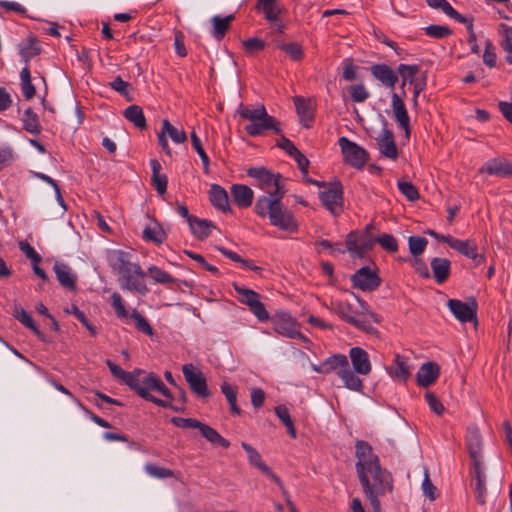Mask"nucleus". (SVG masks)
I'll list each match as a JSON object with an SVG mask.
<instances>
[{"label": "nucleus", "instance_id": "nucleus-1", "mask_svg": "<svg viewBox=\"0 0 512 512\" xmlns=\"http://www.w3.org/2000/svg\"><path fill=\"white\" fill-rule=\"evenodd\" d=\"M286 192H277L276 196H260L255 203L254 211L260 217H268L270 224L279 230L296 232L298 223L293 213L282 203Z\"/></svg>", "mask_w": 512, "mask_h": 512}, {"label": "nucleus", "instance_id": "nucleus-2", "mask_svg": "<svg viewBox=\"0 0 512 512\" xmlns=\"http://www.w3.org/2000/svg\"><path fill=\"white\" fill-rule=\"evenodd\" d=\"M357 477L364 494L370 501L373 512H381L380 497L393 490L391 473L379 464L357 473Z\"/></svg>", "mask_w": 512, "mask_h": 512}, {"label": "nucleus", "instance_id": "nucleus-3", "mask_svg": "<svg viewBox=\"0 0 512 512\" xmlns=\"http://www.w3.org/2000/svg\"><path fill=\"white\" fill-rule=\"evenodd\" d=\"M237 113L242 119L249 121V123L244 127L245 132L249 136H260L268 130L274 131L277 135L282 134V129L280 128L279 123L274 117L267 113L263 104H241Z\"/></svg>", "mask_w": 512, "mask_h": 512}, {"label": "nucleus", "instance_id": "nucleus-4", "mask_svg": "<svg viewBox=\"0 0 512 512\" xmlns=\"http://www.w3.org/2000/svg\"><path fill=\"white\" fill-rule=\"evenodd\" d=\"M375 229L372 223L366 225L361 234L356 231L350 232L346 236V250L353 258H362L368 253L377 243V237L374 236L373 230Z\"/></svg>", "mask_w": 512, "mask_h": 512}, {"label": "nucleus", "instance_id": "nucleus-5", "mask_svg": "<svg viewBox=\"0 0 512 512\" xmlns=\"http://www.w3.org/2000/svg\"><path fill=\"white\" fill-rule=\"evenodd\" d=\"M247 175L255 179L258 186L265 191L263 196H276L277 192H286L281 183L282 176L266 167H251L247 170Z\"/></svg>", "mask_w": 512, "mask_h": 512}, {"label": "nucleus", "instance_id": "nucleus-6", "mask_svg": "<svg viewBox=\"0 0 512 512\" xmlns=\"http://www.w3.org/2000/svg\"><path fill=\"white\" fill-rule=\"evenodd\" d=\"M234 290L239 295L238 300L240 303L249 307L253 315L260 321L266 322L269 320V313L261 302V296L256 291L246 288L236 282L232 284Z\"/></svg>", "mask_w": 512, "mask_h": 512}, {"label": "nucleus", "instance_id": "nucleus-7", "mask_svg": "<svg viewBox=\"0 0 512 512\" xmlns=\"http://www.w3.org/2000/svg\"><path fill=\"white\" fill-rule=\"evenodd\" d=\"M343 160L354 169H362L369 159V153L357 143L347 137H340L338 140Z\"/></svg>", "mask_w": 512, "mask_h": 512}, {"label": "nucleus", "instance_id": "nucleus-8", "mask_svg": "<svg viewBox=\"0 0 512 512\" xmlns=\"http://www.w3.org/2000/svg\"><path fill=\"white\" fill-rule=\"evenodd\" d=\"M325 190L319 192L323 206L335 217L343 212V186L340 181L326 183Z\"/></svg>", "mask_w": 512, "mask_h": 512}, {"label": "nucleus", "instance_id": "nucleus-9", "mask_svg": "<svg viewBox=\"0 0 512 512\" xmlns=\"http://www.w3.org/2000/svg\"><path fill=\"white\" fill-rule=\"evenodd\" d=\"M144 372L142 370H135L134 374V384L132 386H129L133 391H135L141 398L150 401L159 407H166L170 406L169 401H165L162 399H159L152 394H150V390H154V384L153 382L159 379V376L155 373H149L142 379L139 378L141 374Z\"/></svg>", "mask_w": 512, "mask_h": 512}, {"label": "nucleus", "instance_id": "nucleus-10", "mask_svg": "<svg viewBox=\"0 0 512 512\" xmlns=\"http://www.w3.org/2000/svg\"><path fill=\"white\" fill-rule=\"evenodd\" d=\"M182 373L191 391L198 398L206 399L211 396L206 378L199 368L192 363H187L182 366Z\"/></svg>", "mask_w": 512, "mask_h": 512}, {"label": "nucleus", "instance_id": "nucleus-11", "mask_svg": "<svg viewBox=\"0 0 512 512\" xmlns=\"http://www.w3.org/2000/svg\"><path fill=\"white\" fill-rule=\"evenodd\" d=\"M276 333L288 338L305 337L300 333L297 321L287 312L279 311L269 316Z\"/></svg>", "mask_w": 512, "mask_h": 512}, {"label": "nucleus", "instance_id": "nucleus-12", "mask_svg": "<svg viewBox=\"0 0 512 512\" xmlns=\"http://www.w3.org/2000/svg\"><path fill=\"white\" fill-rule=\"evenodd\" d=\"M353 288L364 292H372L378 289L382 280L378 275L377 269L372 270L369 266L361 267L351 276Z\"/></svg>", "mask_w": 512, "mask_h": 512}, {"label": "nucleus", "instance_id": "nucleus-13", "mask_svg": "<svg viewBox=\"0 0 512 512\" xmlns=\"http://www.w3.org/2000/svg\"><path fill=\"white\" fill-rule=\"evenodd\" d=\"M145 277L146 273L137 264L130 268L129 272H124L119 276L120 286L123 290L136 291L141 295H145L148 292Z\"/></svg>", "mask_w": 512, "mask_h": 512}, {"label": "nucleus", "instance_id": "nucleus-14", "mask_svg": "<svg viewBox=\"0 0 512 512\" xmlns=\"http://www.w3.org/2000/svg\"><path fill=\"white\" fill-rule=\"evenodd\" d=\"M447 305L458 321L466 323L477 320L478 303L474 297L468 298L466 302L450 299Z\"/></svg>", "mask_w": 512, "mask_h": 512}, {"label": "nucleus", "instance_id": "nucleus-15", "mask_svg": "<svg viewBox=\"0 0 512 512\" xmlns=\"http://www.w3.org/2000/svg\"><path fill=\"white\" fill-rule=\"evenodd\" d=\"M355 456L357 458V462L355 464L356 474L380 464L379 457L373 453L372 446L363 440H358L356 442Z\"/></svg>", "mask_w": 512, "mask_h": 512}, {"label": "nucleus", "instance_id": "nucleus-16", "mask_svg": "<svg viewBox=\"0 0 512 512\" xmlns=\"http://www.w3.org/2000/svg\"><path fill=\"white\" fill-rule=\"evenodd\" d=\"M241 446L247 453L249 463L266 474L278 485L280 489H283V483L281 479L276 474H274L272 470L262 461L260 453L253 446L246 442H242Z\"/></svg>", "mask_w": 512, "mask_h": 512}, {"label": "nucleus", "instance_id": "nucleus-17", "mask_svg": "<svg viewBox=\"0 0 512 512\" xmlns=\"http://www.w3.org/2000/svg\"><path fill=\"white\" fill-rule=\"evenodd\" d=\"M473 476L471 486L478 504L484 505L487 497L486 477L482 468V462L473 464Z\"/></svg>", "mask_w": 512, "mask_h": 512}, {"label": "nucleus", "instance_id": "nucleus-18", "mask_svg": "<svg viewBox=\"0 0 512 512\" xmlns=\"http://www.w3.org/2000/svg\"><path fill=\"white\" fill-rule=\"evenodd\" d=\"M480 173L503 178L512 177V162L502 158H493L480 168Z\"/></svg>", "mask_w": 512, "mask_h": 512}, {"label": "nucleus", "instance_id": "nucleus-19", "mask_svg": "<svg viewBox=\"0 0 512 512\" xmlns=\"http://www.w3.org/2000/svg\"><path fill=\"white\" fill-rule=\"evenodd\" d=\"M349 357L353 370L357 374L368 375L371 372L372 366L366 350L361 347H352L349 350Z\"/></svg>", "mask_w": 512, "mask_h": 512}, {"label": "nucleus", "instance_id": "nucleus-20", "mask_svg": "<svg viewBox=\"0 0 512 512\" xmlns=\"http://www.w3.org/2000/svg\"><path fill=\"white\" fill-rule=\"evenodd\" d=\"M391 100L395 119L399 123V126L405 131V135L408 138L410 136L411 128L410 118L405 104L401 97L395 92L392 93Z\"/></svg>", "mask_w": 512, "mask_h": 512}, {"label": "nucleus", "instance_id": "nucleus-21", "mask_svg": "<svg viewBox=\"0 0 512 512\" xmlns=\"http://www.w3.org/2000/svg\"><path fill=\"white\" fill-rule=\"evenodd\" d=\"M440 368L435 362H426L418 370L416 374L417 384L420 387L427 388L436 382L439 377Z\"/></svg>", "mask_w": 512, "mask_h": 512}, {"label": "nucleus", "instance_id": "nucleus-22", "mask_svg": "<svg viewBox=\"0 0 512 512\" xmlns=\"http://www.w3.org/2000/svg\"><path fill=\"white\" fill-rule=\"evenodd\" d=\"M130 254L122 250H114L108 256V262L113 271H116L119 276L124 272H129V269L137 265L130 261Z\"/></svg>", "mask_w": 512, "mask_h": 512}, {"label": "nucleus", "instance_id": "nucleus-23", "mask_svg": "<svg viewBox=\"0 0 512 512\" xmlns=\"http://www.w3.org/2000/svg\"><path fill=\"white\" fill-rule=\"evenodd\" d=\"M130 254L122 250H114L108 256V262L113 271H116L119 276L124 272H129V269L137 265L130 261Z\"/></svg>", "mask_w": 512, "mask_h": 512}, {"label": "nucleus", "instance_id": "nucleus-24", "mask_svg": "<svg viewBox=\"0 0 512 512\" xmlns=\"http://www.w3.org/2000/svg\"><path fill=\"white\" fill-rule=\"evenodd\" d=\"M377 144L380 153L383 156L391 160H396L398 158V148L392 131L389 129H383L381 136L377 139Z\"/></svg>", "mask_w": 512, "mask_h": 512}, {"label": "nucleus", "instance_id": "nucleus-25", "mask_svg": "<svg viewBox=\"0 0 512 512\" xmlns=\"http://www.w3.org/2000/svg\"><path fill=\"white\" fill-rule=\"evenodd\" d=\"M466 445L470 458L472 459V464L481 462L482 437L478 428L473 427L468 429Z\"/></svg>", "mask_w": 512, "mask_h": 512}, {"label": "nucleus", "instance_id": "nucleus-26", "mask_svg": "<svg viewBox=\"0 0 512 512\" xmlns=\"http://www.w3.org/2000/svg\"><path fill=\"white\" fill-rule=\"evenodd\" d=\"M372 75L383 85L394 88L398 82V74L387 64H375L371 67Z\"/></svg>", "mask_w": 512, "mask_h": 512}, {"label": "nucleus", "instance_id": "nucleus-27", "mask_svg": "<svg viewBox=\"0 0 512 512\" xmlns=\"http://www.w3.org/2000/svg\"><path fill=\"white\" fill-rule=\"evenodd\" d=\"M433 277L438 284H443L450 276L451 261L447 258L434 257L430 262Z\"/></svg>", "mask_w": 512, "mask_h": 512}, {"label": "nucleus", "instance_id": "nucleus-28", "mask_svg": "<svg viewBox=\"0 0 512 512\" xmlns=\"http://www.w3.org/2000/svg\"><path fill=\"white\" fill-rule=\"evenodd\" d=\"M211 204L222 212H230L229 197L226 190L218 184H212L209 190Z\"/></svg>", "mask_w": 512, "mask_h": 512}, {"label": "nucleus", "instance_id": "nucleus-29", "mask_svg": "<svg viewBox=\"0 0 512 512\" xmlns=\"http://www.w3.org/2000/svg\"><path fill=\"white\" fill-rule=\"evenodd\" d=\"M231 194L234 202L240 208H248L253 202V190L247 185L234 184L231 187Z\"/></svg>", "mask_w": 512, "mask_h": 512}, {"label": "nucleus", "instance_id": "nucleus-30", "mask_svg": "<svg viewBox=\"0 0 512 512\" xmlns=\"http://www.w3.org/2000/svg\"><path fill=\"white\" fill-rule=\"evenodd\" d=\"M388 372L390 376L402 381H406L411 375L408 358L400 354H395L393 364L388 369Z\"/></svg>", "mask_w": 512, "mask_h": 512}, {"label": "nucleus", "instance_id": "nucleus-31", "mask_svg": "<svg viewBox=\"0 0 512 512\" xmlns=\"http://www.w3.org/2000/svg\"><path fill=\"white\" fill-rule=\"evenodd\" d=\"M455 246L456 248L454 250L470 259H473L476 265H479L484 261V256L478 253V247L474 241L459 239Z\"/></svg>", "mask_w": 512, "mask_h": 512}, {"label": "nucleus", "instance_id": "nucleus-32", "mask_svg": "<svg viewBox=\"0 0 512 512\" xmlns=\"http://www.w3.org/2000/svg\"><path fill=\"white\" fill-rule=\"evenodd\" d=\"M192 234L199 240H204L210 234V229L215 228L214 224L207 219H200L196 216L190 218L188 223Z\"/></svg>", "mask_w": 512, "mask_h": 512}, {"label": "nucleus", "instance_id": "nucleus-33", "mask_svg": "<svg viewBox=\"0 0 512 512\" xmlns=\"http://www.w3.org/2000/svg\"><path fill=\"white\" fill-rule=\"evenodd\" d=\"M54 271L61 286L70 290H75L76 277L71 273V270L67 265L56 263L54 265Z\"/></svg>", "mask_w": 512, "mask_h": 512}, {"label": "nucleus", "instance_id": "nucleus-34", "mask_svg": "<svg viewBox=\"0 0 512 512\" xmlns=\"http://www.w3.org/2000/svg\"><path fill=\"white\" fill-rule=\"evenodd\" d=\"M20 55L25 62V65L28 66V62L41 52V48L37 43L36 38L33 35H29L27 37L26 42L21 43L19 45Z\"/></svg>", "mask_w": 512, "mask_h": 512}, {"label": "nucleus", "instance_id": "nucleus-35", "mask_svg": "<svg viewBox=\"0 0 512 512\" xmlns=\"http://www.w3.org/2000/svg\"><path fill=\"white\" fill-rule=\"evenodd\" d=\"M198 430L211 444L221 446L224 449H227L230 446V442L222 437L213 427L201 422Z\"/></svg>", "mask_w": 512, "mask_h": 512}, {"label": "nucleus", "instance_id": "nucleus-36", "mask_svg": "<svg viewBox=\"0 0 512 512\" xmlns=\"http://www.w3.org/2000/svg\"><path fill=\"white\" fill-rule=\"evenodd\" d=\"M150 166L152 169V183L156 191L162 195L167 190V176L160 173L161 164L157 159H151Z\"/></svg>", "mask_w": 512, "mask_h": 512}, {"label": "nucleus", "instance_id": "nucleus-37", "mask_svg": "<svg viewBox=\"0 0 512 512\" xmlns=\"http://www.w3.org/2000/svg\"><path fill=\"white\" fill-rule=\"evenodd\" d=\"M337 375L343 380L345 387L353 391H361L363 388L362 380L356 375L354 370L348 366L345 369L337 372Z\"/></svg>", "mask_w": 512, "mask_h": 512}, {"label": "nucleus", "instance_id": "nucleus-38", "mask_svg": "<svg viewBox=\"0 0 512 512\" xmlns=\"http://www.w3.org/2000/svg\"><path fill=\"white\" fill-rule=\"evenodd\" d=\"M233 19H234L233 14L227 15L226 17H223V18L218 15L212 17V19H211V22L213 23L212 35L214 36V38H216L217 40L223 39V37L225 36L226 32L228 31V29L230 27L231 22L233 21Z\"/></svg>", "mask_w": 512, "mask_h": 512}, {"label": "nucleus", "instance_id": "nucleus-39", "mask_svg": "<svg viewBox=\"0 0 512 512\" xmlns=\"http://www.w3.org/2000/svg\"><path fill=\"white\" fill-rule=\"evenodd\" d=\"M124 117L131 123L134 124L135 127L143 130L147 128L146 119L143 113V110L138 105H131L127 107L124 111Z\"/></svg>", "mask_w": 512, "mask_h": 512}, {"label": "nucleus", "instance_id": "nucleus-40", "mask_svg": "<svg viewBox=\"0 0 512 512\" xmlns=\"http://www.w3.org/2000/svg\"><path fill=\"white\" fill-rule=\"evenodd\" d=\"M221 392L226 397L231 414L241 415L242 411L237 405V388L227 382H223L221 384Z\"/></svg>", "mask_w": 512, "mask_h": 512}, {"label": "nucleus", "instance_id": "nucleus-41", "mask_svg": "<svg viewBox=\"0 0 512 512\" xmlns=\"http://www.w3.org/2000/svg\"><path fill=\"white\" fill-rule=\"evenodd\" d=\"M294 104H295L297 113L301 118V121L304 123V126L306 128H309L311 122L313 121V115L310 111L309 102L301 96H296L294 98Z\"/></svg>", "mask_w": 512, "mask_h": 512}, {"label": "nucleus", "instance_id": "nucleus-42", "mask_svg": "<svg viewBox=\"0 0 512 512\" xmlns=\"http://www.w3.org/2000/svg\"><path fill=\"white\" fill-rule=\"evenodd\" d=\"M23 128L34 135H38L41 132V126L37 114L32 108H27L23 115Z\"/></svg>", "mask_w": 512, "mask_h": 512}, {"label": "nucleus", "instance_id": "nucleus-43", "mask_svg": "<svg viewBox=\"0 0 512 512\" xmlns=\"http://www.w3.org/2000/svg\"><path fill=\"white\" fill-rule=\"evenodd\" d=\"M21 89L25 99L29 100L35 96L36 89L31 82V73L27 65H25L20 72Z\"/></svg>", "mask_w": 512, "mask_h": 512}, {"label": "nucleus", "instance_id": "nucleus-44", "mask_svg": "<svg viewBox=\"0 0 512 512\" xmlns=\"http://www.w3.org/2000/svg\"><path fill=\"white\" fill-rule=\"evenodd\" d=\"M106 365L108 366L112 375L118 380L122 381L128 386H132L134 384V374L133 372H127L123 370L120 366L115 364L112 360H106Z\"/></svg>", "mask_w": 512, "mask_h": 512}, {"label": "nucleus", "instance_id": "nucleus-45", "mask_svg": "<svg viewBox=\"0 0 512 512\" xmlns=\"http://www.w3.org/2000/svg\"><path fill=\"white\" fill-rule=\"evenodd\" d=\"M16 313V318L20 323H22L25 327L31 329L34 332V334L38 337V339L44 342L47 341L45 335L40 331V329L35 324L30 314H28L23 308H20V311L16 309Z\"/></svg>", "mask_w": 512, "mask_h": 512}, {"label": "nucleus", "instance_id": "nucleus-46", "mask_svg": "<svg viewBox=\"0 0 512 512\" xmlns=\"http://www.w3.org/2000/svg\"><path fill=\"white\" fill-rule=\"evenodd\" d=\"M334 312L344 321L349 324L352 323L355 316H358V312L353 310L352 305L347 302L337 301L333 304Z\"/></svg>", "mask_w": 512, "mask_h": 512}, {"label": "nucleus", "instance_id": "nucleus-47", "mask_svg": "<svg viewBox=\"0 0 512 512\" xmlns=\"http://www.w3.org/2000/svg\"><path fill=\"white\" fill-rule=\"evenodd\" d=\"M161 130L165 135L168 134L171 140L177 144L184 143L187 140L186 133L174 127L168 119L163 120Z\"/></svg>", "mask_w": 512, "mask_h": 512}, {"label": "nucleus", "instance_id": "nucleus-48", "mask_svg": "<svg viewBox=\"0 0 512 512\" xmlns=\"http://www.w3.org/2000/svg\"><path fill=\"white\" fill-rule=\"evenodd\" d=\"M276 46L284 51L293 61H299L304 56L303 48L298 43H284L277 41Z\"/></svg>", "mask_w": 512, "mask_h": 512}, {"label": "nucleus", "instance_id": "nucleus-49", "mask_svg": "<svg viewBox=\"0 0 512 512\" xmlns=\"http://www.w3.org/2000/svg\"><path fill=\"white\" fill-rule=\"evenodd\" d=\"M190 137H191L192 146H193V148L195 149V151L197 152V154L199 155V157H200V159L202 161L204 173L205 174H209L210 173V170H209V157L206 154V152H205V150H204V148L202 146L200 138L197 136V134L195 133L194 130L191 132Z\"/></svg>", "mask_w": 512, "mask_h": 512}, {"label": "nucleus", "instance_id": "nucleus-50", "mask_svg": "<svg viewBox=\"0 0 512 512\" xmlns=\"http://www.w3.org/2000/svg\"><path fill=\"white\" fill-rule=\"evenodd\" d=\"M148 273L151 276V278L156 283H159V284L168 285V284H174V283L177 282V279L172 277L169 273H167L166 271H164V270H162L159 267L154 266V265H151L148 268Z\"/></svg>", "mask_w": 512, "mask_h": 512}, {"label": "nucleus", "instance_id": "nucleus-51", "mask_svg": "<svg viewBox=\"0 0 512 512\" xmlns=\"http://www.w3.org/2000/svg\"><path fill=\"white\" fill-rule=\"evenodd\" d=\"M328 372L341 371V369H345L349 366L348 359L343 354H335L324 361Z\"/></svg>", "mask_w": 512, "mask_h": 512}, {"label": "nucleus", "instance_id": "nucleus-52", "mask_svg": "<svg viewBox=\"0 0 512 512\" xmlns=\"http://www.w3.org/2000/svg\"><path fill=\"white\" fill-rule=\"evenodd\" d=\"M427 244V239L421 236H410L408 238L409 251L413 257L421 255L425 251Z\"/></svg>", "mask_w": 512, "mask_h": 512}, {"label": "nucleus", "instance_id": "nucleus-53", "mask_svg": "<svg viewBox=\"0 0 512 512\" xmlns=\"http://www.w3.org/2000/svg\"><path fill=\"white\" fill-rule=\"evenodd\" d=\"M256 9L262 11L265 19L269 22L277 21L281 13V9L276 3L256 5Z\"/></svg>", "mask_w": 512, "mask_h": 512}, {"label": "nucleus", "instance_id": "nucleus-54", "mask_svg": "<svg viewBox=\"0 0 512 512\" xmlns=\"http://www.w3.org/2000/svg\"><path fill=\"white\" fill-rule=\"evenodd\" d=\"M425 33L431 38L443 39L452 35V30L447 26L433 24L425 28Z\"/></svg>", "mask_w": 512, "mask_h": 512}, {"label": "nucleus", "instance_id": "nucleus-55", "mask_svg": "<svg viewBox=\"0 0 512 512\" xmlns=\"http://www.w3.org/2000/svg\"><path fill=\"white\" fill-rule=\"evenodd\" d=\"M399 191L409 200L415 201L418 200L420 194L418 189L410 182L407 181H398L397 183Z\"/></svg>", "mask_w": 512, "mask_h": 512}, {"label": "nucleus", "instance_id": "nucleus-56", "mask_svg": "<svg viewBox=\"0 0 512 512\" xmlns=\"http://www.w3.org/2000/svg\"><path fill=\"white\" fill-rule=\"evenodd\" d=\"M502 41L500 43L502 49L507 53H512V27L504 23L500 24Z\"/></svg>", "mask_w": 512, "mask_h": 512}, {"label": "nucleus", "instance_id": "nucleus-57", "mask_svg": "<svg viewBox=\"0 0 512 512\" xmlns=\"http://www.w3.org/2000/svg\"><path fill=\"white\" fill-rule=\"evenodd\" d=\"M131 317L135 321V327L137 328V330L149 336L153 335L152 327L150 326L148 320L142 314H140L137 310H133Z\"/></svg>", "mask_w": 512, "mask_h": 512}, {"label": "nucleus", "instance_id": "nucleus-58", "mask_svg": "<svg viewBox=\"0 0 512 512\" xmlns=\"http://www.w3.org/2000/svg\"><path fill=\"white\" fill-rule=\"evenodd\" d=\"M418 72H419L418 65L400 64L398 66V73L403 78L401 87L405 86L407 80L410 82L411 79H415V75Z\"/></svg>", "mask_w": 512, "mask_h": 512}, {"label": "nucleus", "instance_id": "nucleus-59", "mask_svg": "<svg viewBox=\"0 0 512 512\" xmlns=\"http://www.w3.org/2000/svg\"><path fill=\"white\" fill-rule=\"evenodd\" d=\"M377 243L389 253H395L398 250V242L392 234H383L377 237Z\"/></svg>", "mask_w": 512, "mask_h": 512}, {"label": "nucleus", "instance_id": "nucleus-60", "mask_svg": "<svg viewBox=\"0 0 512 512\" xmlns=\"http://www.w3.org/2000/svg\"><path fill=\"white\" fill-rule=\"evenodd\" d=\"M145 471L152 477L164 479L170 478L174 475L173 471L164 467L157 466L155 464H147Z\"/></svg>", "mask_w": 512, "mask_h": 512}, {"label": "nucleus", "instance_id": "nucleus-61", "mask_svg": "<svg viewBox=\"0 0 512 512\" xmlns=\"http://www.w3.org/2000/svg\"><path fill=\"white\" fill-rule=\"evenodd\" d=\"M497 56L495 53V47L493 43L487 39L485 41V50L483 53V62L489 67L494 68L496 66Z\"/></svg>", "mask_w": 512, "mask_h": 512}, {"label": "nucleus", "instance_id": "nucleus-62", "mask_svg": "<svg viewBox=\"0 0 512 512\" xmlns=\"http://www.w3.org/2000/svg\"><path fill=\"white\" fill-rule=\"evenodd\" d=\"M171 423L182 429H199L201 421L195 418L172 417Z\"/></svg>", "mask_w": 512, "mask_h": 512}, {"label": "nucleus", "instance_id": "nucleus-63", "mask_svg": "<svg viewBox=\"0 0 512 512\" xmlns=\"http://www.w3.org/2000/svg\"><path fill=\"white\" fill-rule=\"evenodd\" d=\"M350 95L354 102H364L366 101L370 94L366 90L363 84H356L350 87Z\"/></svg>", "mask_w": 512, "mask_h": 512}, {"label": "nucleus", "instance_id": "nucleus-64", "mask_svg": "<svg viewBox=\"0 0 512 512\" xmlns=\"http://www.w3.org/2000/svg\"><path fill=\"white\" fill-rule=\"evenodd\" d=\"M110 87L118 92L120 95L125 97L128 101H131L132 99L129 97V83L124 81L120 76H117L112 82H110Z\"/></svg>", "mask_w": 512, "mask_h": 512}]
</instances>
